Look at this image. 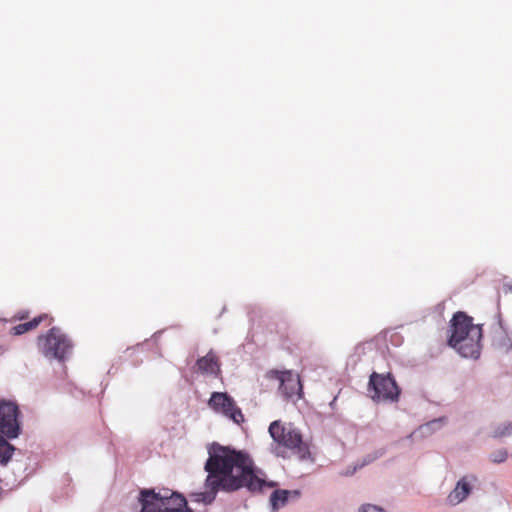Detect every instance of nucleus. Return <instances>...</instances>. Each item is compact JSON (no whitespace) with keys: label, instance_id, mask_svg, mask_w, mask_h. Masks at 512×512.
<instances>
[{"label":"nucleus","instance_id":"obj_1","mask_svg":"<svg viewBox=\"0 0 512 512\" xmlns=\"http://www.w3.org/2000/svg\"><path fill=\"white\" fill-rule=\"evenodd\" d=\"M207 450L208 458L204 463L206 491L191 493V501L211 505L218 492L234 493L244 488L256 496L264 495L267 489L278 486L276 481L267 478L264 470L255 465L246 450L218 442L208 444Z\"/></svg>","mask_w":512,"mask_h":512},{"label":"nucleus","instance_id":"obj_2","mask_svg":"<svg viewBox=\"0 0 512 512\" xmlns=\"http://www.w3.org/2000/svg\"><path fill=\"white\" fill-rule=\"evenodd\" d=\"M140 488L137 497L141 509L138 512H194L188 506L186 497L179 491L163 488Z\"/></svg>","mask_w":512,"mask_h":512},{"label":"nucleus","instance_id":"obj_3","mask_svg":"<svg viewBox=\"0 0 512 512\" xmlns=\"http://www.w3.org/2000/svg\"><path fill=\"white\" fill-rule=\"evenodd\" d=\"M39 351L49 359L64 360L72 345L65 334L57 327H52L46 334L37 338Z\"/></svg>","mask_w":512,"mask_h":512},{"label":"nucleus","instance_id":"obj_4","mask_svg":"<svg viewBox=\"0 0 512 512\" xmlns=\"http://www.w3.org/2000/svg\"><path fill=\"white\" fill-rule=\"evenodd\" d=\"M368 392L376 402H396L400 396V388L389 373L373 372L369 378Z\"/></svg>","mask_w":512,"mask_h":512},{"label":"nucleus","instance_id":"obj_5","mask_svg":"<svg viewBox=\"0 0 512 512\" xmlns=\"http://www.w3.org/2000/svg\"><path fill=\"white\" fill-rule=\"evenodd\" d=\"M482 328H474L470 332V337L460 338L456 340L448 339V344L465 358L477 359L481 352Z\"/></svg>","mask_w":512,"mask_h":512},{"label":"nucleus","instance_id":"obj_6","mask_svg":"<svg viewBox=\"0 0 512 512\" xmlns=\"http://www.w3.org/2000/svg\"><path fill=\"white\" fill-rule=\"evenodd\" d=\"M266 378L277 381L278 389L286 397H292L302 389L299 376L290 370H270L266 373Z\"/></svg>","mask_w":512,"mask_h":512},{"label":"nucleus","instance_id":"obj_7","mask_svg":"<svg viewBox=\"0 0 512 512\" xmlns=\"http://www.w3.org/2000/svg\"><path fill=\"white\" fill-rule=\"evenodd\" d=\"M209 407L223 416H243L235 401L227 393L213 392L209 401Z\"/></svg>","mask_w":512,"mask_h":512},{"label":"nucleus","instance_id":"obj_8","mask_svg":"<svg viewBox=\"0 0 512 512\" xmlns=\"http://www.w3.org/2000/svg\"><path fill=\"white\" fill-rule=\"evenodd\" d=\"M474 328H481V326L474 324L472 318L466 315L464 312H457L451 319V335L449 339H453L457 335L458 337H456V340L470 337V332Z\"/></svg>","mask_w":512,"mask_h":512},{"label":"nucleus","instance_id":"obj_9","mask_svg":"<svg viewBox=\"0 0 512 512\" xmlns=\"http://www.w3.org/2000/svg\"><path fill=\"white\" fill-rule=\"evenodd\" d=\"M194 369L202 375L218 377L221 374V364L218 356L212 350L197 359Z\"/></svg>","mask_w":512,"mask_h":512},{"label":"nucleus","instance_id":"obj_10","mask_svg":"<svg viewBox=\"0 0 512 512\" xmlns=\"http://www.w3.org/2000/svg\"><path fill=\"white\" fill-rule=\"evenodd\" d=\"M302 493L299 489H275L269 497V503L273 511L279 510L289 503V501H297Z\"/></svg>","mask_w":512,"mask_h":512},{"label":"nucleus","instance_id":"obj_11","mask_svg":"<svg viewBox=\"0 0 512 512\" xmlns=\"http://www.w3.org/2000/svg\"><path fill=\"white\" fill-rule=\"evenodd\" d=\"M23 430L21 418H0V440L8 441L18 438Z\"/></svg>","mask_w":512,"mask_h":512},{"label":"nucleus","instance_id":"obj_12","mask_svg":"<svg viewBox=\"0 0 512 512\" xmlns=\"http://www.w3.org/2000/svg\"><path fill=\"white\" fill-rule=\"evenodd\" d=\"M447 418H432L430 421L419 425L413 432L407 435V439L418 440L429 437L446 425Z\"/></svg>","mask_w":512,"mask_h":512},{"label":"nucleus","instance_id":"obj_13","mask_svg":"<svg viewBox=\"0 0 512 512\" xmlns=\"http://www.w3.org/2000/svg\"><path fill=\"white\" fill-rule=\"evenodd\" d=\"M471 491V483L467 481V477H462L457 481L455 488L449 493L447 500L451 505H457L464 501Z\"/></svg>","mask_w":512,"mask_h":512},{"label":"nucleus","instance_id":"obj_14","mask_svg":"<svg viewBox=\"0 0 512 512\" xmlns=\"http://www.w3.org/2000/svg\"><path fill=\"white\" fill-rule=\"evenodd\" d=\"M52 321L53 318L48 314H41L28 322L21 323L12 327L10 333L15 336L22 335L26 332L36 329L42 322H47V325H50Z\"/></svg>","mask_w":512,"mask_h":512},{"label":"nucleus","instance_id":"obj_15","mask_svg":"<svg viewBox=\"0 0 512 512\" xmlns=\"http://www.w3.org/2000/svg\"><path fill=\"white\" fill-rule=\"evenodd\" d=\"M303 441L302 434L295 429H289L285 433H281V438L278 441L279 444L292 449L293 447L301 444Z\"/></svg>","mask_w":512,"mask_h":512},{"label":"nucleus","instance_id":"obj_16","mask_svg":"<svg viewBox=\"0 0 512 512\" xmlns=\"http://www.w3.org/2000/svg\"><path fill=\"white\" fill-rule=\"evenodd\" d=\"M17 448L8 441L0 440V465L7 466Z\"/></svg>","mask_w":512,"mask_h":512},{"label":"nucleus","instance_id":"obj_17","mask_svg":"<svg viewBox=\"0 0 512 512\" xmlns=\"http://www.w3.org/2000/svg\"><path fill=\"white\" fill-rule=\"evenodd\" d=\"M512 435V422L505 421L498 426H496L491 433H489V437L493 439H502L505 437H509Z\"/></svg>","mask_w":512,"mask_h":512},{"label":"nucleus","instance_id":"obj_18","mask_svg":"<svg viewBox=\"0 0 512 512\" xmlns=\"http://www.w3.org/2000/svg\"><path fill=\"white\" fill-rule=\"evenodd\" d=\"M19 406L15 401L0 400V416H19Z\"/></svg>","mask_w":512,"mask_h":512},{"label":"nucleus","instance_id":"obj_19","mask_svg":"<svg viewBox=\"0 0 512 512\" xmlns=\"http://www.w3.org/2000/svg\"><path fill=\"white\" fill-rule=\"evenodd\" d=\"M387 449L385 447L379 448L369 454H366L362 459L358 460V467L364 468L365 466L373 463L375 460L385 455Z\"/></svg>","mask_w":512,"mask_h":512},{"label":"nucleus","instance_id":"obj_20","mask_svg":"<svg viewBox=\"0 0 512 512\" xmlns=\"http://www.w3.org/2000/svg\"><path fill=\"white\" fill-rule=\"evenodd\" d=\"M292 450H294V453L298 456V458L301 461H306V460L314 461V459L312 458L309 446L304 441H302L301 444L293 447Z\"/></svg>","mask_w":512,"mask_h":512},{"label":"nucleus","instance_id":"obj_21","mask_svg":"<svg viewBox=\"0 0 512 512\" xmlns=\"http://www.w3.org/2000/svg\"><path fill=\"white\" fill-rule=\"evenodd\" d=\"M286 428L281 425L280 420L272 422L269 426V433L273 440L278 443L281 438V433H285Z\"/></svg>","mask_w":512,"mask_h":512},{"label":"nucleus","instance_id":"obj_22","mask_svg":"<svg viewBox=\"0 0 512 512\" xmlns=\"http://www.w3.org/2000/svg\"><path fill=\"white\" fill-rule=\"evenodd\" d=\"M507 457H508L507 450L502 448V449H498V450L493 451L490 454L489 459L493 463L500 464V463L505 462Z\"/></svg>","mask_w":512,"mask_h":512},{"label":"nucleus","instance_id":"obj_23","mask_svg":"<svg viewBox=\"0 0 512 512\" xmlns=\"http://www.w3.org/2000/svg\"><path fill=\"white\" fill-rule=\"evenodd\" d=\"M358 512H386V511L382 507L374 505V504H363L360 506Z\"/></svg>","mask_w":512,"mask_h":512},{"label":"nucleus","instance_id":"obj_24","mask_svg":"<svg viewBox=\"0 0 512 512\" xmlns=\"http://www.w3.org/2000/svg\"><path fill=\"white\" fill-rule=\"evenodd\" d=\"M362 469V467H358V461L354 466H349L345 471L341 472L342 476L350 477L353 476L357 470Z\"/></svg>","mask_w":512,"mask_h":512},{"label":"nucleus","instance_id":"obj_25","mask_svg":"<svg viewBox=\"0 0 512 512\" xmlns=\"http://www.w3.org/2000/svg\"><path fill=\"white\" fill-rule=\"evenodd\" d=\"M234 423L236 424H240V422H244L245 421V418H237V417H234V418H230Z\"/></svg>","mask_w":512,"mask_h":512},{"label":"nucleus","instance_id":"obj_26","mask_svg":"<svg viewBox=\"0 0 512 512\" xmlns=\"http://www.w3.org/2000/svg\"><path fill=\"white\" fill-rule=\"evenodd\" d=\"M25 318H27V313H25V314L23 313L19 316V319H25Z\"/></svg>","mask_w":512,"mask_h":512},{"label":"nucleus","instance_id":"obj_27","mask_svg":"<svg viewBox=\"0 0 512 512\" xmlns=\"http://www.w3.org/2000/svg\"><path fill=\"white\" fill-rule=\"evenodd\" d=\"M508 289L510 292H512V283L508 285Z\"/></svg>","mask_w":512,"mask_h":512},{"label":"nucleus","instance_id":"obj_28","mask_svg":"<svg viewBox=\"0 0 512 512\" xmlns=\"http://www.w3.org/2000/svg\"><path fill=\"white\" fill-rule=\"evenodd\" d=\"M401 440H398V441H395L392 443V445H398L400 443Z\"/></svg>","mask_w":512,"mask_h":512}]
</instances>
